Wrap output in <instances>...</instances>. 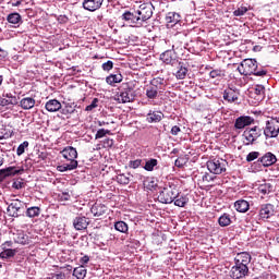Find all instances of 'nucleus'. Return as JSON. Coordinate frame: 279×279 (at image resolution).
Returning <instances> with one entry per match:
<instances>
[{
  "label": "nucleus",
  "mask_w": 279,
  "mask_h": 279,
  "mask_svg": "<svg viewBox=\"0 0 279 279\" xmlns=\"http://www.w3.org/2000/svg\"><path fill=\"white\" fill-rule=\"evenodd\" d=\"M62 158L68 160L69 163H63L57 167V171L64 173V171H73L77 169V149L73 146H68L60 151Z\"/></svg>",
  "instance_id": "nucleus-1"
},
{
  "label": "nucleus",
  "mask_w": 279,
  "mask_h": 279,
  "mask_svg": "<svg viewBox=\"0 0 279 279\" xmlns=\"http://www.w3.org/2000/svg\"><path fill=\"white\" fill-rule=\"evenodd\" d=\"M241 75H256L257 77H265L267 71H258V62L255 59H244L238 66Z\"/></svg>",
  "instance_id": "nucleus-2"
},
{
  "label": "nucleus",
  "mask_w": 279,
  "mask_h": 279,
  "mask_svg": "<svg viewBox=\"0 0 279 279\" xmlns=\"http://www.w3.org/2000/svg\"><path fill=\"white\" fill-rule=\"evenodd\" d=\"M178 195H180L178 186L169 185L163 187V190L159 192L157 199L158 202H160V204H173Z\"/></svg>",
  "instance_id": "nucleus-3"
},
{
  "label": "nucleus",
  "mask_w": 279,
  "mask_h": 279,
  "mask_svg": "<svg viewBox=\"0 0 279 279\" xmlns=\"http://www.w3.org/2000/svg\"><path fill=\"white\" fill-rule=\"evenodd\" d=\"M279 135V116L270 117L264 128L266 138H278Z\"/></svg>",
  "instance_id": "nucleus-4"
},
{
  "label": "nucleus",
  "mask_w": 279,
  "mask_h": 279,
  "mask_svg": "<svg viewBox=\"0 0 279 279\" xmlns=\"http://www.w3.org/2000/svg\"><path fill=\"white\" fill-rule=\"evenodd\" d=\"M207 169L214 175H221V173H226L228 169V160L223 158H215L207 161Z\"/></svg>",
  "instance_id": "nucleus-5"
},
{
  "label": "nucleus",
  "mask_w": 279,
  "mask_h": 279,
  "mask_svg": "<svg viewBox=\"0 0 279 279\" xmlns=\"http://www.w3.org/2000/svg\"><path fill=\"white\" fill-rule=\"evenodd\" d=\"M263 134L264 131L258 125L247 128L243 133L245 145H254Z\"/></svg>",
  "instance_id": "nucleus-6"
},
{
  "label": "nucleus",
  "mask_w": 279,
  "mask_h": 279,
  "mask_svg": "<svg viewBox=\"0 0 279 279\" xmlns=\"http://www.w3.org/2000/svg\"><path fill=\"white\" fill-rule=\"evenodd\" d=\"M7 210L10 217H21V213H23V203L21 199H13Z\"/></svg>",
  "instance_id": "nucleus-7"
},
{
  "label": "nucleus",
  "mask_w": 279,
  "mask_h": 279,
  "mask_svg": "<svg viewBox=\"0 0 279 279\" xmlns=\"http://www.w3.org/2000/svg\"><path fill=\"white\" fill-rule=\"evenodd\" d=\"M255 122L256 120L250 116H240L235 119L234 128L235 130H245V128L254 125Z\"/></svg>",
  "instance_id": "nucleus-8"
},
{
  "label": "nucleus",
  "mask_w": 279,
  "mask_h": 279,
  "mask_svg": "<svg viewBox=\"0 0 279 279\" xmlns=\"http://www.w3.org/2000/svg\"><path fill=\"white\" fill-rule=\"evenodd\" d=\"M153 14L154 12L151 11V5L147 3L141 4L137 10V15L142 24L145 23V21H149V17L153 16Z\"/></svg>",
  "instance_id": "nucleus-9"
},
{
  "label": "nucleus",
  "mask_w": 279,
  "mask_h": 279,
  "mask_svg": "<svg viewBox=\"0 0 279 279\" xmlns=\"http://www.w3.org/2000/svg\"><path fill=\"white\" fill-rule=\"evenodd\" d=\"M259 219H271L276 215V206L270 203L264 204L259 208Z\"/></svg>",
  "instance_id": "nucleus-10"
},
{
  "label": "nucleus",
  "mask_w": 279,
  "mask_h": 279,
  "mask_svg": "<svg viewBox=\"0 0 279 279\" xmlns=\"http://www.w3.org/2000/svg\"><path fill=\"white\" fill-rule=\"evenodd\" d=\"M247 274H250V267L240 266L238 264H235L230 270V276L233 279L245 278Z\"/></svg>",
  "instance_id": "nucleus-11"
},
{
  "label": "nucleus",
  "mask_w": 279,
  "mask_h": 279,
  "mask_svg": "<svg viewBox=\"0 0 279 279\" xmlns=\"http://www.w3.org/2000/svg\"><path fill=\"white\" fill-rule=\"evenodd\" d=\"M116 99L119 104H130L134 99L132 95V89L124 88V90H119L116 95Z\"/></svg>",
  "instance_id": "nucleus-12"
},
{
  "label": "nucleus",
  "mask_w": 279,
  "mask_h": 279,
  "mask_svg": "<svg viewBox=\"0 0 279 279\" xmlns=\"http://www.w3.org/2000/svg\"><path fill=\"white\" fill-rule=\"evenodd\" d=\"M90 226V219L86 216H77L73 220V227L77 231L86 230Z\"/></svg>",
  "instance_id": "nucleus-13"
},
{
  "label": "nucleus",
  "mask_w": 279,
  "mask_h": 279,
  "mask_svg": "<svg viewBox=\"0 0 279 279\" xmlns=\"http://www.w3.org/2000/svg\"><path fill=\"white\" fill-rule=\"evenodd\" d=\"M234 263L241 267H247L252 263V255L247 252L238 253L234 257Z\"/></svg>",
  "instance_id": "nucleus-14"
},
{
  "label": "nucleus",
  "mask_w": 279,
  "mask_h": 279,
  "mask_svg": "<svg viewBox=\"0 0 279 279\" xmlns=\"http://www.w3.org/2000/svg\"><path fill=\"white\" fill-rule=\"evenodd\" d=\"M90 213L94 217H106L108 215V206L101 203H95L90 208Z\"/></svg>",
  "instance_id": "nucleus-15"
},
{
  "label": "nucleus",
  "mask_w": 279,
  "mask_h": 279,
  "mask_svg": "<svg viewBox=\"0 0 279 279\" xmlns=\"http://www.w3.org/2000/svg\"><path fill=\"white\" fill-rule=\"evenodd\" d=\"M122 21H126V23H130V25H142L141 17L137 15V11L135 13L130 11L124 12L122 14Z\"/></svg>",
  "instance_id": "nucleus-16"
},
{
  "label": "nucleus",
  "mask_w": 279,
  "mask_h": 279,
  "mask_svg": "<svg viewBox=\"0 0 279 279\" xmlns=\"http://www.w3.org/2000/svg\"><path fill=\"white\" fill-rule=\"evenodd\" d=\"M102 4H104V0H84L83 1V8L88 12H95L99 10V8H101Z\"/></svg>",
  "instance_id": "nucleus-17"
},
{
  "label": "nucleus",
  "mask_w": 279,
  "mask_h": 279,
  "mask_svg": "<svg viewBox=\"0 0 279 279\" xmlns=\"http://www.w3.org/2000/svg\"><path fill=\"white\" fill-rule=\"evenodd\" d=\"M19 104V99L16 96H13L11 93L2 94V97H0V106H16Z\"/></svg>",
  "instance_id": "nucleus-18"
},
{
  "label": "nucleus",
  "mask_w": 279,
  "mask_h": 279,
  "mask_svg": "<svg viewBox=\"0 0 279 279\" xmlns=\"http://www.w3.org/2000/svg\"><path fill=\"white\" fill-rule=\"evenodd\" d=\"M160 60L165 64H170V66H175V64H178V59H175L173 51L171 50H166L163 53H161Z\"/></svg>",
  "instance_id": "nucleus-19"
},
{
  "label": "nucleus",
  "mask_w": 279,
  "mask_h": 279,
  "mask_svg": "<svg viewBox=\"0 0 279 279\" xmlns=\"http://www.w3.org/2000/svg\"><path fill=\"white\" fill-rule=\"evenodd\" d=\"M159 93H162L161 89H159V87H156L151 84H149L145 87V95H146L148 101H154L155 99H158Z\"/></svg>",
  "instance_id": "nucleus-20"
},
{
  "label": "nucleus",
  "mask_w": 279,
  "mask_h": 279,
  "mask_svg": "<svg viewBox=\"0 0 279 279\" xmlns=\"http://www.w3.org/2000/svg\"><path fill=\"white\" fill-rule=\"evenodd\" d=\"M258 162L263 165V167H271V165H276L278 162V158L272 153H266L262 158L258 159Z\"/></svg>",
  "instance_id": "nucleus-21"
},
{
  "label": "nucleus",
  "mask_w": 279,
  "mask_h": 279,
  "mask_svg": "<svg viewBox=\"0 0 279 279\" xmlns=\"http://www.w3.org/2000/svg\"><path fill=\"white\" fill-rule=\"evenodd\" d=\"M162 119H165V113H162L161 111L150 110L146 117L147 123H160Z\"/></svg>",
  "instance_id": "nucleus-22"
},
{
  "label": "nucleus",
  "mask_w": 279,
  "mask_h": 279,
  "mask_svg": "<svg viewBox=\"0 0 279 279\" xmlns=\"http://www.w3.org/2000/svg\"><path fill=\"white\" fill-rule=\"evenodd\" d=\"M23 169H16V167H8L5 169H0V173L2 177V180H5V178H10L12 175H19L23 173Z\"/></svg>",
  "instance_id": "nucleus-23"
},
{
  "label": "nucleus",
  "mask_w": 279,
  "mask_h": 279,
  "mask_svg": "<svg viewBox=\"0 0 279 279\" xmlns=\"http://www.w3.org/2000/svg\"><path fill=\"white\" fill-rule=\"evenodd\" d=\"M223 99L229 104H234V101H239V92L228 88L223 92Z\"/></svg>",
  "instance_id": "nucleus-24"
},
{
  "label": "nucleus",
  "mask_w": 279,
  "mask_h": 279,
  "mask_svg": "<svg viewBox=\"0 0 279 279\" xmlns=\"http://www.w3.org/2000/svg\"><path fill=\"white\" fill-rule=\"evenodd\" d=\"M15 243H20V245H29L32 243V238L27 235L24 231H17L14 236Z\"/></svg>",
  "instance_id": "nucleus-25"
},
{
  "label": "nucleus",
  "mask_w": 279,
  "mask_h": 279,
  "mask_svg": "<svg viewBox=\"0 0 279 279\" xmlns=\"http://www.w3.org/2000/svg\"><path fill=\"white\" fill-rule=\"evenodd\" d=\"M48 112H58L62 108V104L58 99H50L45 106Z\"/></svg>",
  "instance_id": "nucleus-26"
},
{
  "label": "nucleus",
  "mask_w": 279,
  "mask_h": 279,
  "mask_svg": "<svg viewBox=\"0 0 279 279\" xmlns=\"http://www.w3.org/2000/svg\"><path fill=\"white\" fill-rule=\"evenodd\" d=\"M253 90H254L253 95H254L255 101H257V104H260V101H263V99H265V86L255 85Z\"/></svg>",
  "instance_id": "nucleus-27"
},
{
  "label": "nucleus",
  "mask_w": 279,
  "mask_h": 279,
  "mask_svg": "<svg viewBox=\"0 0 279 279\" xmlns=\"http://www.w3.org/2000/svg\"><path fill=\"white\" fill-rule=\"evenodd\" d=\"M20 106L23 110H32L36 106V99L32 97H25L20 101Z\"/></svg>",
  "instance_id": "nucleus-28"
},
{
  "label": "nucleus",
  "mask_w": 279,
  "mask_h": 279,
  "mask_svg": "<svg viewBox=\"0 0 279 279\" xmlns=\"http://www.w3.org/2000/svg\"><path fill=\"white\" fill-rule=\"evenodd\" d=\"M234 208L238 213H247V210H250V202L239 199L234 203Z\"/></svg>",
  "instance_id": "nucleus-29"
},
{
  "label": "nucleus",
  "mask_w": 279,
  "mask_h": 279,
  "mask_svg": "<svg viewBox=\"0 0 279 279\" xmlns=\"http://www.w3.org/2000/svg\"><path fill=\"white\" fill-rule=\"evenodd\" d=\"M150 85L155 86V88H159V90L163 92L167 88V81L160 76L155 77L150 81Z\"/></svg>",
  "instance_id": "nucleus-30"
},
{
  "label": "nucleus",
  "mask_w": 279,
  "mask_h": 279,
  "mask_svg": "<svg viewBox=\"0 0 279 279\" xmlns=\"http://www.w3.org/2000/svg\"><path fill=\"white\" fill-rule=\"evenodd\" d=\"M257 191L258 193H262V195H269V193L274 191V185H271V183L265 182L258 185Z\"/></svg>",
  "instance_id": "nucleus-31"
},
{
  "label": "nucleus",
  "mask_w": 279,
  "mask_h": 279,
  "mask_svg": "<svg viewBox=\"0 0 279 279\" xmlns=\"http://www.w3.org/2000/svg\"><path fill=\"white\" fill-rule=\"evenodd\" d=\"M218 223L220 228H228L230 223H232V218H230V214H223L218 218Z\"/></svg>",
  "instance_id": "nucleus-32"
},
{
  "label": "nucleus",
  "mask_w": 279,
  "mask_h": 279,
  "mask_svg": "<svg viewBox=\"0 0 279 279\" xmlns=\"http://www.w3.org/2000/svg\"><path fill=\"white\" fill-rule=\"evenodd\" d=\"M106 82L110 86H112L113 84H121V82H123V75H121V74H111V75L107 76Z\"/></svg>",
  "instance_id": "nucleus-33"
},
{
  "label": "nucleus",
  "mask_w": 279,
  "mask_h": 279,
  "mask_svg": "<svg viewBox=\"0 0 279 279\" xmlns=\"http://www.w3.org/2000/svg\"><path fill=\"white\" fill-rule=\"evenodd\" d=\"M173 202L174 206H179V208H184V206L189 204V197L178 194Z\"/></svg>",
  "instance_id": "nucleus-34"
},
{
  "label": "nucleus",
  "mask_w": 279,
  "mask_h": 279,
  "mask_svg": "<svg viewBox=\"0 0 279 279\" xmlns=\"http://www.w3.org/2000/svg\"><path fill=\"white\" fill-rule=\"evenodd\" d=\"M166 21L170 25H177V23H180V15L175 12H169L166 16Z\"/></svg>",
  "instance_id": "nucleus-35"
},
{
  "label": "nucleus",
  "mask_w": 279,
  "mask_h": 279,
  "mask_svg": "<svg viewBox=\"0 0 279 279\" xmlns=\"http://www.w3.org/2000/svg\"><path fill=\"white\" fill-rule=\"evenodd\" d=\"M40 213H41L40 207H37V206L29 207L26 210V217L34 219V217H40Z\"/></svg>",
  "instance_id": "nucleus-36"
},
{
  "label": "nucleus",
  "mask_w": 279,
  "mask_h": 279,
  "mask_svg": "<svg viewBox=\"0 0 279 279\" xmlns=\"http://www.w3.org/2000/svg\"><path fill=\"white\" fill-rule=\"evenodd\" d=\"M130 178H132L131 173H128V174L120 173L117 175V182H118V184L128 185L131 182Z\"/></svg>",
  "instance_id": "nucleus-37"
},
{
  "label": "nucleus",
  "mask_w": 279,
  "mask_h": 279,
  "mask_svg": "<svg viewBox=\"0 0 279 279\" xmlns=\"http://www.w3.org/2000/svg\"><path fill=\"white\" fill-rule=\"evenodd\" d=\"M114 228L118 232H122L123 234H128V230H130V228L128 227V223H125V221L116 222Z\"/></svg>",
  "instance_id": "nucleus-38"
},
{
  "label": "nucleus",
  "mask_w": 279,
  "mask_h": 279,
  "mask_svg": "<svg viewBox=\"0 0 279 279\" xmlns=\"http://www.w3.org/2000/svg\"><path fill=\"white\" fill-rule=\"evenodd\" d=\"M8 23H11L12 25H19L21 23V14L19 13H11L7 17Z\"/></svg>",
  "instance_id": "nucleus-39"
},
{
  "label": "nucleus",
  "mask_w": 279,
  "mask_h": 279,
  "mask_svg": "<svg viewBox=\"0 0 279 279\" xmlns=\"http://www.w3.org/2000/svg\"><path fill=\"white\" fill-rule=\"evenodd\" d=\"M155 167H158V159L151 158L146 161L144 169H145V171H154Z\"/></svg>",
  "instance_id": "nucleus-40"
},
{
  "label": "nucleus",
  "mask_w": 279,
  "mask_h": 279,
  "mask_svg": "<svg viewBox=\"0 0 279 279\" xmlns=\"http://www.w3.org/2000/svg\"><path fill=\"white\" fill-rule=\"evenodd\" d=\"M16 256V250L7 248L0 253L1 258H14Z\"/></svg>",
  "instance_id": "nucleus-41"
},
{
  "label": "nucleus",
  "mask_w": 279,
  "mask_h": 279,
  "mask_svg": "<svg viewBox=\"0 0 279 279\" xmlns=\"http://www.w3.org/2000/svg\"><path fill=\"white\" fill-rule=\"evenodd\" d=\"M107 134L110 136L112 132L110 130L99 129L95 135V140L99 141V138H104V136H106Z\"/></svg>",
  "instance_id": "nucleus-42"
},
{
  "label": "nucleus",
  "mask_w": 279,
  "mask_h": 279,
  "mask_svg": "<svg viewBox=\"0 0 279 279\" xmlns=\"http://www.w3.org/2000/svg\"><path fill=\"white\" fill-rule=\"evenodd\" d=\"M27 147H29V142H27V141H24L22 144H20L16 149L17 156H23V154H25V149H27Z\"/></svg>",
  "instance_id": "nucleus-43"
},
{
  "label": "nucleus",
  "mask_w": 279,
  "mask_h": 279,
  "mask_svg": "<svg viewBox=\"0 0 279 279\" xmlns=\"http://www.w3.org/2000/svg\"><path fill=\"white\" fill-rule=\"evenodd\" d=\"M248 10L250 9H247V7L241 5L235 11H233V16H245V14H247Z\"/></svg>",
  "instance_id": "nucleus-44"
},
{
  "label": "nucleus",
  "mask_w": 279,
  "mask_h": 279,
  "mask_svg": "<svg viewBox=\"0 0 279 279\" xmlns=\"http://www.w3.org/2000/svg\"><path fill=\"white\" fill-rule=\"evenodd\" d=\"M189 73V69L181 66L178 71H177V80H184V77H186V74Z\"/></svg>",
  "instance_id": "nucleus-45"
},
{
  "label": "nucleus",
  "mask_w": 279,
  "mask_h": 279,
  "mask_svg": "<svg viewBox=\"0 0 279 279\" xmlns=\"http://www.w3.org/2000/svg\"><path fill=\"white\" fill-rule=\"evenodd\" d=\"M12 187L16 191H21V189H25V182H23V179H17L13 182Z\"/></svg>",
  "instance_id": "nucleus-46"
},
{
  "label": "nucleus",
  "mask_w": 279,
  "mask_h": 279,
  "mask_svg": "<svg viewBox=\"0 0 279 279\" xmlns=\"http://www.w3.org/2000/svg\"><path fill=\"white\" fill-rule=\"evenodd\" d=\"M143 165V159H135L129 161V169H138Z\"/></svg>",
  "instance_id": "nucleus-47"
},
{
  "label": "nucleus",
  "mask_w": 279,
  "mask_h": 279,
  "mask_svg": "<svg viewBox=\"0 0 279 279\" xmlns=\"http://www.w3.org/2000/svg\"><path fill=\"white\" fill-rule=\"evenodd\" d=\"M98 104H99V98H94L92 104L85 108L86 112H93V110L97 108Z\"/></svg>",
  "instance_id": "nucleus-48"
},
{
  "label": "nucleus",
  "mask_w": 279,
  "mask_h": 279,
  "mask_svg": "<svg viewBox=\"0 0 279 279\" xmlns=\"http://www.w3.org/2000/svg\"><path fill=\"white\" fill-rule=\"evenodd\" d=\"M209 77H211L213 80H216V77H223V72L219 69L211 70L209 72Z\"/></svg>",
  "instance_id": "nucleus-49"
},
{
  "label": "nucleus",
  "mask_w": 279,
  "mask_h": 279,
  "mask_svg": "<svg viewBox=\"0 0 279 279\" xmlns=\"http://www.w3.org/2000/svg\"><path fill=\"white\" fill-rule=\"evenodd\" d=\"M203 182H215L217 180V175H213L208 172H205L202 177Z\"/></svg>",
  "instance_id": "nucleus-50"
},
{
  "label": "nucleus",
  "mask_w": 279,
  "mask_h": 279,
  "mask_svg": "<svg viewBox=\"0 0 279 279\" xmlns=\"http://www.w3.org/2000/svg\"><path fill=\"white\" fill-rule=\"evenodd\" d=\"M258 156H260V153H258V151H251L246 156V162H253V160H256V158H258Z\"/></svg>",
  "instance_id": "nucleus-51"
},
{
  "label": "nucleus",
  "mask_w": 279,
  "mask_h": 279,
  "mask_svg": "<svg viewBox=\"0 0 279 279\" xmlns=\"http://www.w3.org/2000/svg\"><path fill=\"white\" fill-rule=\"evenodd\" d=\"M101 66H102L104 71H112V69L114 68V63L111 60H109V61L102 63Z\"/></svg>",
  "instance_id": "nucleus-52"
},
{
  "label": "nucleus",
  "mask_w": 279,
  "mask_h": 279,
  "mask_svg": "<svg viewBox=\"0 0 279 279\" xmlns=\"http://www.w3.org/2000/svg\"><path fill=\"white\" fill-rule=\"evenodd\" d=\"M49 279H66V275L64 272H58L53 274Z\"/></svg>",
  "instance_id": "nucleus-53"
},
{
  "label": "nucleus",
  "mask_w": 279,
  "mask_h": 279,
  "mask_svg": "<svg viewBox=\"0 0 279 279\" xmlns=\"http://www.w3.org/2000/svg\"><path fill=\"white\" fill-rule=\"evenodd\" d=\"M179 132H182V129H180V126H178V125L172 126V129H171V131H170V133L172 134V136H178V133H179Z\"/></svg>",
  "instance_id": "nucleus-54"
},
{
  "label": "nucleus",
  "mask_w": 279,
  "mask_h": 279,
  "mask_svg": "<svg viewBox=\"0 0 279 279\" xmlns=\"http://www.w3.org/2000/svg\"><path fill=\"white\" fill-rule=\"evenodd\" d=\"M71 199V195L68 192H63L61 195V202H69Z\"/></svg>",
  "instance_id": "nucleus-55"
},
{
  "label": "nucleus",
  "mask_w": 279,
  "mask_h": 279,
  "mask_svg": "<svg viewBox=\"0 0 279 279\" xmlns=\"http://www.w3.org/2000/svg\"><path fill=\"white\" fill-rule=\"evenodd\" d=\"M89 260H90V257H88V255H84V256L80 259V263H81V265H86V264H88Z\"/></svg>",
  "instance_id": "nucleus-56"
},
{
  "label": "nucleus",
  "mask_w": 279,
  "mask_h": 279,
  "mask_svg": "<svg viewBox=\"0 0 279 279\" xmlns=\"http://www.w3.org/2000/svg\"><path fill=\"white\" fill-rule=\"evenodd\" d=\"M3 58H8V51L0 48V60H3Z\"/></svg>",
  "instance_id": "nucleus-57"
},
{
  "label": "nucleus",
  "mask_w": 279,
  "mask_h": 279,
  "mask_svg": "<svg viewBox=\"0 0 279 279\" xmlns=\"http://www.w3.org/2000/svg\"><path fill=\"white\" fill-rule=\"evenodd\" d=\"M174 165H175V167H179V168L184 167V163H182V161L180 159H177L174 161Z\"/></svg>",
  "instance_id": "nucleus-58"
},
{
  "label": "nucleus",
  "mask_w": 279,
  "mask_h": 279,
  "mask_svg": "<svg viewBox=\"0 0 279 279\" xmlns=\"http://www.w3.org/2000/svg\"><path fill=\"white\" fill-rule=\"evenodd\" d=\"M21 3H23V0H17L15 2H12L13 8H19V5H21Z\"/></svg>",
  "instance_id": "nucleus-59"
},
{
  "label": "nucleus",
  "mask_w": 279,
  "mask_h": 279,
  "mask_svg": "<svg viewBox=\"0 0 279 279\" xmlns=\"http://www.w3.org/2000/svg\"><path fill=\"white\" fill-rule=\"evenodd\" d=\"M4 162H5V158L3 155L0 154V167H3Z\"/></svg>",
  "instance_id": "nucleus-60"
},
{
  "label": "nucleus",
  "mask_w": 279,
  "mask_h": 279,
  "mask_svg": "<svg viewBox=\"0 0 279 279\" xmlns=\"http://www.w3.org/2000/svg\"><path fill=\"white\" fill-rule=\"evenodd\" d=\"M108 146L112 147V145H114V142L110 138L107 140Z\"/></svg>",
  "instance_id": "nucleus-61"
},
{
  "label": "nucleus",
  "mask_w": 279,
  "mask_h": 279,
  "mask_svg": "<svg viewBox=\"0 0 279 279\" xmlns=\"http://www.w3.org/2000/svg\"><path fill=\"white\" fill-rule=\"evenodd\" d=\"M3 84V75L0 74V86Z\"/></svg>",
  "instance_id": "nucleus-62"
},
{
  "label": "nucleus",
  "mask_w": 279,
  "mask_h": 279,
  "mask_svg": "<svg viewBox=\"0 0 279 279\" xmlns=\"http://www.w3.org/2000/svg\"><path fill=\"white\" fill-rule=\"evenodd\" d=\"M98 125H108V122H99Z\"/></svg>",
  "instance_id": "nucleus-63"
},
{
  "label": "nucleus",
  "mask_w": 279,
  "mask_h": 279,
  "mask_svg": "<svg viewBox=\"0 0 279 279\" xmlns=\"http://www.w3.org/2000/svg\"><path fill=\"white\" fill-rule=\"evenodd\" d=\"M4 245H8L10 247V245H12V242H5Z\"/></svg>",
  "instance_id": "nucleus-64"
}]
</instances>
